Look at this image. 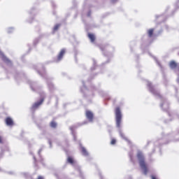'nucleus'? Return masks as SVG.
<instances>
[{
    "instance_id": "obj_11",
    "label": "nucleus",
    "mask_w": 179,
    "mask_h": 179,
    "mask_svg": "<svg viewBox=\"0 0 179 179\" xmlns=\"http://www.w3.org/2000/svg\"><path fill=\"white\" fill-rule=\"evenodd\" d=\"M67 162L68 163H70V164H73L74 163L73 158H72V157H68Z\"/></svg>"
},
{
    "instance_id": "obj_7",
    "label": "nucleus",
    "mask_w": 179,
    "mask_h": 179,
    "mask_svg": "<svg viewBox=\"0 0 179 179\" xmlns=\"http://www.w3.org/2000/svg\"><path fill=\"white\" fill-rule=\"evenodd\" d=\"M64 55H65V49H63L59 53V55L57 56V60L61 61V59H62Z\"/></svg>"
},
{
    "instance_id": "obj_15",
    "label": "nucleus",
    "mask_w": 179,
    "mask_h": 179,
    "mask_svg": "<svg viewBox=\"0 0 179 179\" xmlns=\"http://www.w3.org/2000/svg\"><path fill=\"white\" fill-rule=\"evenodd\" d=\"M115 143H117V140H115V138H112L110 145H115Z\"/></svg>"
},
{
    "instance_id": "obj_5",
    "label": "nucleus",
    "mask_w": 179,
    "mask_h": 179,
    "mask_svg": "<svg viewBox=\"0 0 179 179\" xmlns=\"http://www.w3.org/2000/svg\"><path fill=\"white\" fill-rule=\"evenodd\" d=\"M43 101H44V99H41L40 100V101L36 102V103H35L33 104L32 108H33L34 110H36V108H38V107H40V106H41V105L43 104Z\"/></svg>"
},
{
    "instance_id": "obj_1",
    "label": "nucleus",
    "mask_w": 179,
    "mask_h": 179,
    "mask_svg": "<svg viewBox=\"0 0 179 179\" xmlns=\"http://www.w3.org/2000/svg\"><path fill=\"white\" fill-rule=\"evenodd\" d=\"M137 158L138 159L140 167L143 170L144 174H148L149 172V169L148 168V164L145 161V156H143V153L142 152H138L137 153Z\"/></svg>"
},
{
    "instance_id": "obj_4",
    "label": "nucleus",
    "mask_w": 179,
    "mask_h": 179,
    "mask_svg": "<svg viewBox=\"0 0 179 179\" xmlns=\"http://www.w3.org/2000/svg\"><path fill=\"white\" fill-rule=\"evenodd\" d=\"M5 122L6 125H8V127H13L14 125L13 120L12 119V117H6Z\"/></svg>"
},
{
    "instance_id": "obj_12",
    "label": "nucleus",
    "mask_w": 179,
    "mask_h": 179,
    "mask_svg": "<svg viewBox=\"0 0 179 179\" xmlns=\"http://www.w3.org/2000/svg\"><path fill=\"white\" fill-rule=\"evenodd\" d=\"M50 127L51 128H57V122H55V121H52L50 122Z\"/></svg>"
},
{
    "instance_id": "obj_16",
    "label": "nucleus",
    "mask_w": 179,
    "mask_h": 179,
    "mask_svg": "<svg viewBox=\"0 0 179 179\" xmlns=\"http://www.w3.org/2000/svg\"><path fill=\"white\" fill-rule=\"evenodd\" d=\"M0 143H3V139L2 138V136H0Z\"/></svg>"
},
{
    "instance_id": "obj_3",
    "label": "nucleus",
    "mask_w": 179,
    "mask_h": 179,
    "mask_svg": "<svg viewBox=\"0 0 179 179\" xmlns=\"http://www.w3.org/2000/svg\"><path fill=\"white\" fill-rule=\"evenodd\" d=\"M85 116L87 117L90 122H93V120H94V114H93V112L90 110H86Z\"/></svg>"
},
{
    "instance_id": "obj_6",
    "label": "nucleus",
    "mask_w": 179,
    "mask_h": 179,
    "mask_svg": "<svg viewBox=\"0 0 179 179\" xmlns=\"http://www.w3.org/2000/svg\"><path fill=\"white\" fill-rule=\"evenodd\" d=\"M169 66L171 69H176V68H177V66H178V64H177V62H176V61L172 60L169 62Z\"/></svg>"
},
{
    "instance_id": "obj_18",
    "label": "nucleus",
    "mask_w": 179,
    "mask_h": 179,
    "mask_svg": "<svg viewBox=\"0 0 179 179\" xmlns=\"http://www.w3.org/2000/svg\"><path fill=\"white\" fill-rule=\"evenodd\" d=\"M101 50H103V49H101Z\"/></svg>"
},
{
    "instance_id": "obj_13",
    "label": "nucleus",
    "mask_w": 179,
    "mask_h": 179,
    "mask_svg": "<svg viewBox=\"0 0 179 179\" xmlns=\"http://www.w3.org/2000/svg\"><path fill=\"white\" fill-rule=\"evenodd\" d=\"M2 59L4 62H10V60H9L5 55L2 56Z\"/></svg>"
},
{
    "instance_id": "obj_14",
    "label": "nucleus",
    "mask_w": 179,
    "mask_h": 179,
    "mask_svg": "<svg viewBox=\"0 0 179 179\" xmlns=\"http://www.w3.org/2000/svg\"><path fill=\"white\" fill-rule=\"evenodd\" d=\"M61 26V24H57L54 28H53V31H57V30H58V29H59V27Z\"/></svg>"
},
{
    "instance_id": "obj_8",
    "label": "nucleus",
    "mask_w": 179,
    "mask_h": 179,
    "mask_svg": "<svg viewBox=\"0 0 179 179\" xmlns=\"http://www.w3.org/2000/svg\"><path fill=\"white\" fill-rule=\"evenodd\" d=\"M87 36L90 38L91 43H94V41H96V36L94 34L89 33Z\"/></svg>"
},
{
    "instance_id": "obj_9",
    "label": "nucleus",
    "mask_w": 179,
    "mask_h": 179,
    "mask_svg": "<svg viewBox=\"0 0 179 179\" xmlns=\"http://www.w3.org/2000/svg\"><path fill=\"white\" fill-rule=\"evenodd\" d=\"M81 153H83V156H89V152L85 147H81Z\"/></svg>"
},
{
    "instance_id": "obj_2",
    "label": "nucleus",
    "mask_w": 179,
    "mask_h": 179,
    "mask_svg": "<svg viewBox=\"0 0 179 179\" xmlns=\"http://www.w3.org/2000/svg\"><path fill=\"white\" fill-rule=\"evenodd\" d=\"M115 115L116 126L117 128H121V122H122V113H121V108L117 106L115 109Z\"/></svg>"
},
{
    "instance_id": "obj_10",
    "label": "nucleus",
    "mask_w": 179,
    "mask_h": 179,
    "mask_svg": "<svg viewBox=\"0 0 179 179\" xmlns=\"http://www.w3.org/2000/svg\"><path fill=\"white\" fill-rule=\"evenodd\" d=\"M155 32V29H150L148 30V37H153V33Z\"/></svg>"
},
{
    "instance_id": "obj_17",
    "label": "nucleus",
    "mask_w": 179,
    "mask_h": 179,
    "mask_svg": "<svg viewBox=\"0 0 179 179\" xmlns=\"http://www.w3.org/2000/svg\"><path fill=\"white\" fill-rule=\"evenodd\" d=\"M88 16H90V13H88Z\"/></svg>"
}]
</instances>
